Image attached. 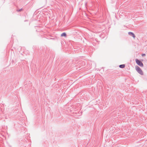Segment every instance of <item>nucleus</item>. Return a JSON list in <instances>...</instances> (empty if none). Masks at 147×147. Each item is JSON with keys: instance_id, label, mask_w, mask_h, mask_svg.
I'll list each match as a JSON object with an SVG mask.
<instances>
[{"instance_id": "f257e3e1", "label": "nucleus", "mask_w": 147, "mask_h": 147, "mask_svg": "<svg viewBox=\"0 0 147 147\" xmlns=\"http://www.w3.org/2000/svg\"><path fill=\"white\" fill-rule=\"evenodd\" d=\"M136 63L138 65H139L141 67H143V63L140 60H139L136 59Z\"/></svg>"}, {"instance_id": "f03ea898", "label": "nucleus", "mask_w": 147, "mask_h": 147, "mask_svg": "<svg viewBox=\"0 0 147 147\" xmlns=\"http://www.w3.org/2000/svg\"><path fill=\"white\" fill-rule=\"evenodd\" d=\"M136 70L140 74L142 75L143 74V72L141 69L138 66H137L136 67Z\"/></svg>"}, {"instance_id": "7ed1b4c3", "label": "nucleus", "mask_w": 147, "mask_h": 147, "mask_svg": "<svg viewBox=\"0 0 147 147\" xmlns=\"http://www.w3.org/2000/svg\"><path fill=\"white\" fill-rule=\"evenodd\" d=\"M128 34L129 35H131L134 38H135V34H134L133 33L131 32H128Z\"/></svg>"}, {"instance_id": "20e7f679", "label": "nucleus", "mask_w": 147, "mask_h": 147, "mask_svg": "<svg viewBox=\"0 0 147 147\" xmlns=\"http://www.w3.org/2000/svg\"><path fill=\"white\" fill-rule=\"evenodd\" d=\"M125 65H119V67L121 68H123L125 67Z\"/></svg>"}, {"instance_id": "39448f33", "label": "nucleus", "mask_w": 147, "mask_h": 147, "mask_svg": "<svg viewBox=\"0 0 147 147\" xmlns=\"http://www.w3.org/2000/svg\"><path fill=\"white\" fill-rule=\"evenodd\" d=\"M61 36H66V34L65 33H63L61 34Z\"/></svg>"}, {"instance_id": "423d86ee", "label": "nucleus", "mask_w": 147, "mask_h": 147, "mask_svg": "<svg viewBox=\"0 0 147 147\" xmlns=\"http://www.w3.org/2000/svg\"><path fill=\"white\" fill-rule=\"evenodd\" d=\"M146 55L145 54H143L142 55V57L145 56Z\"/></svg>"}, {"instance_id": "0eeeda50", "label": "nucleus", "mask_w": 147, "mask_h": 147, "mask_svg": "<svg viewBox=\"0 0 147 147\" xmlns=\"http://www.w3.org/2000/svg\"><path fill=\"white\" fill-rule=\"evenodd\" d=\"M20 11V10H19V11Z\"/></svg>"}]
</instances>
